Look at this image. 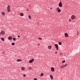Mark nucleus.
<instances>
[{
	"mask_svg": "<svg viewBox=\"0 0 80 80\" xmlns=\"http://www.w3.org/2000/svg\"><path fill=\"white\" fill-rule=\"evenodd\" d=\"M75 16L74 15H72L71 16V19L72 20H74V19H75Z\"/></svg>",
	"mask_w": 80,
	"mask_h": 80,
	"instance_id": "f257e3e1",
	"label": "nucleus"
},
{
	"mask_svg": "<svg viewBox=\"0 0 80 80\" xmlns=\"http://www.w3.org/2000/svg\"><path fill=\"white\" fill-rule=\"evenodd\" d=\"M55 45L57 50H58V45L57 44H55Z\"/></svg>",
	"mask_w": 80,
	"mask_h": 80,
	"instance_id": "f03ea898",
	"label": "nucleus"
},
{
	"mask_svg": "<svg viewBox=\"0 0 80 80\" xmlns=\"http://www.w3.org/2000/svg\"><path fill=\"white\" fill-rule=\"evenodd\" d=\"M34 61V59H32L31 60H29V62L30 63H32Z\"/></svg>",
	"mask_w": 80,
	"mask_h": 80,
	"instance_id": "7ed1b4c3",
	"label": "nucleus"
},
{
	"mask_svg": "<svg viewBox=\"0 0 80 80\" xmlns=\"http://www.w3.org/2000/svg\"><path fill=\"white\" fill-rule=\"evenodd\" d=\"M5 34V32L3 31H2L1 32H0V35H4Z\"/></svg>",
	"mask_w": 80,
	"mask_h": 80,
	"instance_id": "20e7f679",
	"label": "nucleus"
},
{
	"mask_svg": "<svg viewBox=\"0 0 80 80\" xmlns=\"http://www.w3.org/2000/svg\"><path fill=\"white\" fill-rule=\"evenodd\" d=\"M7 10L8 12H10V6H8L7 7Z\"/></svg>",
	"mask_w": 80,
	"mask_h": 80,
	"instance_id": "39448f33",
	"label": "nucleus"
},
{
	"mask_svg": "<svg viewBox=\"0 0 80 80\" xmlns=\"http://www.w3.org/2000/svg\"><path fill=\"white\" fill-rule=\"evenodd\" d=\"M59 6L60 7H62V2H60L58 4Z\"/></svg>",
	"mask_w": 80,
	"mask_h": 80,
	"instance_id": "423d86ee",
	"label": "nucleus"
},
{
	"mask_svg": "<svg viewBox=\"0 0 80 80\" xmlns=\"http://www.w3.org/2000/svg\"><path fill=\"white\" fill-rule=\"evenodd\" d=\"M51 71L52 72H54V68H53V67H52L51 68Z\"/></svg>",
	"mask_w": 80,
	"mask_h": 80,
	"instance_id": "0eeeda50",
	"label": "nucleus"
},
{
	"mask_svg": "<svg viewBox=\"0 0 80 80\" xmlns=\"http://www.w3.org/2000/svg\"><path fill=\"white\" fill-rule=\"evenodd\" d=\"M12 37L11 36H10L8 37V39L9 40H12Z\"/></svg>",
	"mask_w": 80,
	"mask_h": 80,
	"instance_id": "6e6552de",
	"label": "nucleus"
},
{
	"mask_svg": "<svg viewBox=\"0 0 80 80\" xmlns=\"http://www.w3.org/2000/svg\"><path fill=\"white\" fill-rule=\"evenodd\" d=\"M48 49H51L52 48V46H48Z\"/></svg>",
	"mask_w": 80,
	"mask_h": 80,
	"instance_id": "1a4fd4ad",
	"label": "nucleus"
},
{
	"mask_svg": "<svg viewBox=\"0 0 80 80\" xmlns=\"http://www.w3.org/2000/svg\"><path fill=\"white\" fill-rule=\"evenodd\" d=\"M65 37H68V34L67 33H65Z\"/></svg>",
	"mask_w": 80,
	"mask_h": 80,
	"instance_id": "9d476101",
	"label": "nucleus"
},
{
	"mask_svg": "<svg viewBox=\"0 0 80 80\" xmlns=\"http://www.w3.org/2000/svg\"><path fill=\"white\" fill-rule=\"evenodd\" d=\"M20 16H23V13H21L20 14Z\"/></svg>",
	"mask_w": 80,
	"mask_h": 80,
	"instance_id": "9b49d317",
	"label": "nucleus"
},
{
	"mask_svg": "<svg viewBox=\"0 0 80 80\" xmlns=\"http://www.w3.org/2000/svg\"><path fill=\"white\" fill-rule=\"evenodd\" d=\"M21 61H22V60L20 59L17 60V62H21Z\"/></svg>",
	"mask_w": 80,
	"mask_h": 80,
	"instance_id": "f8f14e48",
	"label": "nucleus"
},
{
	"mask_svg": "<svg viewBox=\"0 0 80 80\" xmlns=\"http://www.w3.org/2000/svg\"><path fill=\"white\" fill-rule=\"evenodd\" d=\"M50 77L51 78L52 80H53V76H52V75H50Z\"/></svg>",
	"mask_w": 80,
	"mask_h": 80,
	"instance_id": "ddd939ff",
	"label": "nucleus"
},
{
	"mask_svg": "<svg viewBox=\"0 0 80 80\" xmlns=\"http://www.w3.org/2000/svg\"><path fill=\"white\" fill-rule=\"evenodd\" d=\"M58 44L60 45H62V42H58Z\"/></svg>",
	"mask_w": 80,
	"mask_h": 80,
	"instance_id": "4468645a",
	"label": "nucleus"
},
{
	"mask_svg": "<svg viewBox=\"0 0 80 80\" xmlns=\"http://www.w3.org/2000/svg\"><path fill=\"white\" fill-rule=\"evenodd\" d=\"M2 15H5V12H2Z\"/></svg>",
	"mask_w": 80,
	"mask_h": 80,
	"instance_id": "2eb2a0df",
	"label": "nucleus"
},
{
	"mask_svg": "<svg viewBox=\"0 0 80 80\" xmlns=\"http://www.w3.org/2000/svg\"><path fill=\"white\" fill-rule=\"evenodd\" d=\"M22 70H25V68L24 67L22 68Z\"/></svg>",
	"mask_w": 80,
	"mask_h": 80,
	"instance_id": "dca6fc26",
	"label": "nucleus"
},
{
	"mask_svg": "<svg viewBox=\"0 0 80 80\" xmlns=\"http://www.w3.org/2000/svg\"><path fill=\"white\" fill-rule=\"evenodd\" d=\"M63 66H64V67H67V64L63 65Z\"/></svg>",
	"mask_w": 80,
	"mask_h": 80,
	"instance_id": "f3484780",
	"label": "nucleus"
},
{
	"mask_svg": "<svg viewBox=\"0 0 80 80\" xmlns=\"http://www.w3.org/2000/svg\"><path fill=\"white\" fill-rule=\"evenodd\" d=\"M1 39L2 40V41H4V38H1Z\"/></svg>",
	"mask_w": 80,
	"mask_h": 80,
	"instance_id": "a211bd4d",
	"label": "nucleus"
},
{
	"mask_svg": "<svg viewBox=\"0 0 80 80\" xmlns=\"http://www.w3.org/2000/svg\"><path fill=\"white\" fill-rule=\"evenodd\" d=\"M58 12H61V10L60 9H58Z\"/></svg>",
	"mask_w": 80,
	"mask_h": 80,
	"instance_id": "6ab92c4d",
	"label": "nucleus"
},
{
	"mask_svg": "<svg viewBox=\"0 0 80 80\" xmlns=\"http://www.w3.org/2000/svg\"><path fill=\"white\" fill-rule=\"evenodd\" d=\"M12 45H15V43H14V42H12Z\"/></svg>",
	"mask_w": 80,
	"mask_h": 80,
	"instance_id": "aec40b11",
	"label": "nucleus"
},
{
	"mask_svg": "<svg viewBox=\"0 0 80 80\" xmlns=\"http://www.w3.org/2000/svg\"><path fill=\"white\" fill-rule=\"evenodd\" d=\"M43 73H41V75L40 76H43Z\"/></svg>",
	"mask_w": 80,
	"mask_h": 80,
	"instance_id": "412c9836",
	"label": "nucleus"
},
{
	"mask_svg": "<svg viewBox=\"0 0 80 80\" xmlns=\"http://www.w3.org/2000/svg\"><path fill=\"white\" fill-rule=\"evenodd\" d=\"M65 60H63L62 62V63H65Z\"/></svg>",
	"mask_w": 80,
	"mask_h": 80,
	"instance_id": "4be33fe9",
	"label": "nucleus"
},
{
	"mask_svg": "<svg viewBox=\"0 0 80 80\" xmlns=\"http://www.w3.org/2000/svg\"><path fill=\"white\" fill-rule=\"evenodd\" d=\"M28 18L30 19H31V17H30V16L29 15Z\"/></svg>",
	"mask_w": 80,
	"mask_h": 80,
	"instance_id": "5701e85b",
	"label": "nucleus"
},
{
	"mask_svg": "<svg viewBox=\"0 0 80 80\" xmlns=\"http://www.w3.org/2000/svg\"><path fill=\"white\" fill-rule=\"evenodd\" d=\"M16 39V38H13V40H15Z\"/></svg>",
	"mask_w": 80,
	"mask_h": 80,
	"instance_id": "b1692460",
	"label": "nucleus"
},
{
	"mask_svg": "<svg viewBox=\"0 0 80 80\" xmlns=\"http://www.w3.org/2000/svg\"><path fill=\"white\" fill-rule=\"evenodd\" d=\"M57 9L58 10H60V8H57Z\"/></svg>",
	"mask_w": 80,
	"mask_h": 80,
	"instance_id": "393cba45",
	"label": "nucleus"
},
{
	"mask_svg": "<svg viewBox=\"0 0 80 80\" xmlns=\"http://www.w3.org/2000/svg\"><path fill=\"white\" fill-rule=\"evenodd\" d=\"M63 67H64V66H62V67H61V68H63Z\"/></svg>",
	"mask_w": 80,
	"mask_h": 80,
	"instance_id": "a878e982",
	"label": "nucleus"
},
{
	"mask_svg": "<svg viewBox=\"0 0 80 80\" xmlns=\"http://www.w3.org/2000/svg\"><path fill=\"white\" fill-rule=\"evenodd\" d=\"M37 78H34V80H37Z\"/></svg>",
	"mask_w": 80,
	"mask_h": 80,
	"instance_id": "bb28decb",
	"label": "nucleus"
},
{
	"mask_svg": "<svg viewBox=\"0 0 80 80\" xmlns=\"http://www.w3.org/2000/svg\"><path fill=\"white\" fill-rule=\"evenodd\" d=\"M39 40H42V38H39Z\"/></svg>",
	"mask_w": 80,
	"mask_h": 80,
	"instance_id": "cd10ccee",
	"label": "nucleus"
},
{
	"mask_svg": "<svg viewBox=\"0 0 80 80\" xmlns=\"http://www.w3.org/2000/svg\"><path fill=\"white\" fill-rule=\"evenodd\" d=\"M29 70H32V68H29Z\"/></svg>",
	"mask_w": 80,
	"mask_h": 80,
	"instance_id": "c85d7f7f",
	"label": "nucleus"
},
{
	"mask_svg": "<svg viewBox=\"0 0 80 80\" xmlns=\"http://www.w3.org/2000/svg\"><path fill=\"white\" fill-rule=\"evenodd\" d=\"M23 77H25V75L24 74L23 76Z\"/></svg>",
	"mask_w": 80,
	"mask_h": 80,
	"instance_id": "c756f323",
	"label": "nucleus"
},
{
	"mask_svg": "<svg viewBox=\"0 0 80 80\" xmlns=\"http://www.w3.org/2000/svg\"><path fill=\"white\" fill-rule=\"evenodd\" d=\"M69 22H71V19H69Z\"/></svg>",
	"mask_w": 80,
	"mask_h": 80,
	"instance_id": "7c9ffc66",
	"label": "nucleus"
},
{
	"mask_svg": "<svg viewBox=\"0 0 80 80\" xmlns=\"http://www.w3.org/2000/svg\"><path fill=\"white\" fill-rule=\"evenodd\" d=\"M38 46H40V44H38Z\"/></svg>",
	"mask_w": 80,
	"mask_h": 80,
	"instance_id": "2f4dec72",
	"label": "nucleus"
},
{
	"mask_svg": "<svg viewBox=\"0 0 80 80\" xmlns=\"http://www.w3.org/2000/svg\"><path fill=\"white\" fill-rule=\"evenodd\" d=\"M55 53H57V52H56Z\"/></svg>",
	"mask_w": 80,
	"mask_h": 80,
	"instance_id": "473e14b6",
	"label": "nucleus"
},
{
	"mask_svg": "<svg viewBox=\"0 0 80 80\" xmlns=\"http://www.w3.org/2000/svg\"><path fill=\"white\" fill-rule=\"evenodd\" d=\"M50 9H51V10H52V8H50Z\"/></svg>",
	"mask_w": 80,
	"mask_h": 80,
	"instance_id": "72a5a7b5",
	"label": "nucleus"
},
{
	"mask_svg": "<svg viewBox=\"0 0 80 80\" xmlns=\"http://www.w3.org/2000/svg\"><path fill=\"white\" fill-rule=\"evenodd\" d=\"M18 37H20V36H18Z\"/></svg>",
	"mask_w": 80,
	"mask_h": 80,
	"instance_id": "f704fd0d",
	"label": "nucleus"
},
{
	"mask_svg": "<svg viewBox=\"0 0 80 80\" xmlns=\"http://www.w3.org/2000/svg\"><path fill=\"white\" fill-rule=\"evenodd\" d=\"M77 35H78V34H77Z\"/></svg>",
	"mask_w": 80,
	"mask_h": 80,
	"instance_id": "c9c22d12",
	"label": "nucleus"
},
{
	"mask_svg": "<svg viewBox=\"0 0 80 80\" xmlns=\"http://www.w3.org/2000/svg\"><path fill=\"white\" fill-rule=\"evenodd\" d=\"M77 35H78V34H77Z\"/></svg>",
	"mask_w": 80,
	"mask_h": 80,
	"instance_id": "e433bc0d",
	"label": "nucleus"
}]
</instances>
